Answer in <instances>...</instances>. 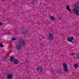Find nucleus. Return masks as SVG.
Here are the masks:
<instances>
[{"label": "nucleus", "mask_w": 79, "mask_h": 79, "mask_svg": "<svg viewBox=\"0 0 79 79\" xmlns=\"http://www.w3.org/2000/svg\"><path fill=\"white\" fill-rule=\"evenodd\" d=\"M2 25H3V23H2V22H0V26H2Z\"/></svg>", "instance_id": "obj_19"}, {"label": "nucleus", "mask_w": 79, "mask_h": 79, "mask_svg": "<svg viewBox=\"0 0 79 79\" xmlns=\"http://www.w3.org/2000/svg\"><path fill=\"white\" fill-rule=\"evenodd\" d=\"M10 61L11 62H12V61H15V57H14L10 56Z\"/></svg>", "instance_id": "obj_10"}, {"label": "nucleus", "mask_w": 79, "mask_h": 79, "mask_svg": "<svg viewBox=\"0 0 79 79\" xmlns=\"http://www.w3.org/2000/svg\"><path fill=\"white\" fill-rule=\"evenodd\" d=\"M13 22H15V21L13 20Z\"/></svg>", "instance_id": "obj_28"}, {"label": "nucleus", "mask_w": 79, "mask_h": 79, "mask_svg": "<svg viewBox=\"0 0 79 79\" xmlns=\"http://www.w3.org/2000/svg\"><path fill=\"white\" fill-rule=\"evenodd\" d=\"M77 60H79V56H77Z\"/></svg>", "instance_id": "obj_21"}, {"label": "nucleus", "mask_w": 79, "mask_h": 79, "mask_svg": "<svg viewBox=\"0 0 79 79\" xmlns=\"http://www.w3.org/2000/svg\"><path fill=\"white\" fill-rule=\"evenodd\" d=\"M17 39H15L14 38H12V41H14V40H16Z\"/></svg>", "instance_id": "obj_20"}, {"label": "nucleus", "mask_w": 79, "mask_h": 79, "mask_svg": "<svg viewBox=\"0 0 79 79\" xmlns=\"http://www.w3.org/2000/svg\"><path fill=\"white\" fill-rule=\"evenodd\" d=\"M9 34H11V33L10 32H9Z\"/></svg>", "instance_id": "obj_24"}, {"label": "nucleus", "mask_w": 79, "mask_h": 79, "mask_svg": "<svg viewBox=\"0 0 79 79\" xmlns=\"http://www.w3.org/2000/svg\"><path fill=\"white\" fill-rule=\"evenodd\" d=\"M14 61V64H18L19 63V60L18 59H15Z\"/></svg>", "instance_id": "obj_9"}, {"label": "nucleus", "mask_w": 79, "mask_h": 79, "mask_svg": "<svg viewBox=\"0 0 79 79\" xmlns=\"http://www.w3.org/2000/svg\"><path fill=\"white\" fill-rule=\"evenodd\" d=\"M22 32L24 34H27V31L26 30H22Z\"/></svg>", "instance_id": "obj_13"}, {"label": "nucleus", "mask_w": 79, "mask_h": 79, "mask_svg": "<svg viewBox=\"0 0 79 79\" xmlns=\"http://www.w3.org/2000/svg\"><path fill=\"white\" fill-rule=\"evenodd\" d=\"M7 79H11L13 78V75L11 74H8L7 75Z\"/></svg>", "instance_id": "obj_7"}, {"label": "nucleus", "mask_w": 79, "mask_h": 79, "mask_svg": "<svg viewBox=\"0 0 79 79\" xmlns=\"http://www.w3.org/2000/svg\"><path fill=\"white\" fill-rule=\"evenodd\" d=\"M0 47H3V46L2 44V43H1L0 44Z\"/></svg>", "instance_id": "obj_16"}, {"label": "nucleus", "mask_w": 79, "mask_h": 79, "mask_svg": "<svg viewBox=\"0 0 79 79\" xmlns=\"http://www.w3.org/2000/svg\"><path fill=\"white\" fill-rule=\"evenodd\" d=\"M67 40H74V37L72 36L70 38H68Z\"/></svg>", "instance_id": "obj_8"}, {"label": "nucleus", "mask_w": 79, "mask_h": 79, "mask_svg": "<svg viewBox=\"0 0 79 79\" xmlns=\"http://www.w3.org/2000/svg\"><path fill=\"white\" fill-rule=\"evenodd\" d=\"M74 66L75 68V69H76L78 66V65L77 64H74Z\"/></svg>", "instance_id": "obj_14"}, {"label": "nucleus", "mask_w": 79, "mask_h": 79, "mask_svg": "<svg viewBox=\"0 0 79 79\" xmlns=\"http://www.w3.org/2000/svg\"><path fill=\"white\" fill-rule=\"evenodd\" d=\"M69 42H71L72 43H73V41H72V40H68Z\"/></svg>", "instance_id": "obj_17"}, {"label": "nucleus", "mask_w": 79, "mask_h": 79, "mask_svg": "<svg viewBox=\"0 0 79 79\" xmlns=\"http://www.w3.org/2000/svg\"><path fill=\"white\" fill-rule=\"evenodd\" d=\"M16 48L18 50H21V48H22V46L21 45H16Z\"/></svg>", "instance_id": "obj_5"}, {"label": "nucleus", "mask_w": 79, "mask_h": 79, "mask_svg": "<svg viewBox=\"0 0 79 79\" xmlns=\"http://www.w3.org/2000/svg\"><path fill=\"white\" fill-rule=\"evenodd\" d=\"M73 55H74V53H72V54H71V55L73 56Z\"/></svg>", "instance_id": "obj_25"}, {"label": "nucleus", "mask_w": 79, "mask_h": 79, "mask_svg": "<svg viewBox=\"0 0 79 79\" xmlns=\"http://www.w3.org/2000/svg\"><path fill=\"white\" fill-rule=\"evenodd\" d=\"M6 0H1V1H5Z\"/></svg>", "instance_id": "obj_27"}, {"label": "nucleus", "mask_w": 79, "mask_h": 79, "mask_svg": "<svg viewBox=\"0 0 79 79\" xmlns=\"http://www.w3.org/2000/svg\"><path fill=\"white\" fill-rule=\"evenodd\" d=\"M66 9L69 11L70 12L72 13V11H71V9H70V7H69V6H68L66 8Z\"/></svg>", "instance_id": "obj_11"}, {"label": "nucleus", "mask_w": 79, "mask_h": 79, "mask_svg": "<svg viewBox=\"0 0 79 79\" xmlns=\"http://www.w3.org/2000/svg\"><path fill=\"white\" fill-rule=\"evenodd\" d=\"M59 19H61V17H59Z\"/></svg>", "instance_id": "obj_23"}, {"label": "nucleus", "mask_w": 79, "mask_h": 79, "mask_svg": "<svg viewBox=\"0 0 79 79\" xmlns=\"http://www.w3.org/2000/svg\"><path fill=\"white\" fill-rule=\"evenodd\" d=\"M50 19H51L54 20V21H56V19L54 17H53L52 16H50Z\"/></svg>", "instance_id": "obj_12"}, {"label": "nucleus", "mask_w": 79, "mask_h": 79, "mask_svg": "<svg viewBox=\"0 0 79 79\" xmlns=\"http://www.w3.org/2000/svg\"><path fill=\"white\" fill-rule=\"evenodd\" d=\"M48 39H49V40H53V34H52L50 33L49 34Z\"/></svg>", "instance_id": "obj_6"}, {"label": "nucleus", "mask_w": 79, "mask_h": 79, "mask_svg": "<svg viewBox=\"0 0 79 79\" xmlns=\"http://www.w3.org/2000/svg\"><path fill=\"white\" fill-rule=\"evenodd\" d=\"M16 33L17 32V31H16Z\"/></svg>", "instance_id": "obj_29"}, {"label": "nucleus", "mask_w": 79, "mask_h": 79, "mask_svg": "<svg viewBox=\"0 0 79 79\" xmlns=\"http://www.w3.org/2000/svg\"><path fill=\"white\" fill-rule=\"evenodd\" d=\"M42 67L40 66H39L37 68V70L38 73H42Z\"/></svg>", "instance_id": "obj_4"}, {"label": "nucleus", "mask_w": 79, "mask_h": 79, "mask_svg": "<svg viewBox=\"0 0 79 79\" xmlns=\"http://www.w3.org/2000/svg\"><path fill=\"white\" fill-rule=\"evenodd\" d=\"M73 12L76 15H79V3H75V5L74 8L73 10Z\"/></svg>", "instance_id": "obj_1"}, {"label": "nucleus", "mask_w": 79, "mask_h": 79, "mask_svg": "<svg viewBox=\"0 0 79 79\" xmlns=\"http://www.w3.org/2000/svg\"><path fill=\"white\" fill-rule=\"evenodd\" d=\"M61 73V71H58V73Z\"/></svg>", "instance_id": "obj_26"}, {"label": "nucleus", "mask_w": 79, "mask_h": 79, "mask_svg": "<svg viewBox=\"0 0 79 79\" xmlns=\"http://www.w3.org/2000/svg\"><path fill=\"white\" fill-rule=\"evenodd\" d=\"M41 46H44V44H43L41 43Z\"/></svg>", "instance_id": "obj_22"}, {"label": "nucleus", "mask_w": 79, "mask_h": 79, "mask_svg": "<svg viewBox=\"0 0 79 79\" xmlns=\"http://www.w3.org/2000/svg\"><path fill=\"white\" fill-rule=\"evenodd\" d=\"M19 44L22 46H26V41L23 39H20L19 40Z\"/></svg>", "instance_id": "obj_2"}, {"label": "nucleus", "mask_w": 79, "mask_h": 79, "mask_svg": "<svg viewBox=\"0 0 79 79\" xmlns=\"http://www.w3.org/2000/svg\"><path fill=\"white\" fill-rule=\"evenodd\" d=\"M3 58V59H6V58H7V56H4Z\"/></svg>", "instance_id": "obj_18"}, {"label": "nucleus", "mask_w": 79, "mask_h": 79, "mask_svg": "<svg viewBox=\"0 0 79 79\" xmlns=\"http://www.w3.org/2000/svg\"><path fill=\"white\" fill-rule=\"evenodd\" d=\"M63 66L64 67V71H65V72L68 71V68L67 67H68V65H67V64L65 63V62H64L63 64Z\"/></svg>", "instance_id": "obj_3"}, {"label": "nucleus", "mask_w": 79, "mask_h": 79, "mask_svg": "<svg viewBox=\"0 0 79 79\" xmlns=\"http://www.w3.org/2000/svg\"><path fill=\"white\" fill-rule=\"evenodd\" d=\"M35 2V0H34L33 1H32L31 2V4L32 5H33L34 4Z\"/></svg>", "instance_id": "obj_15"}]
</instances>
